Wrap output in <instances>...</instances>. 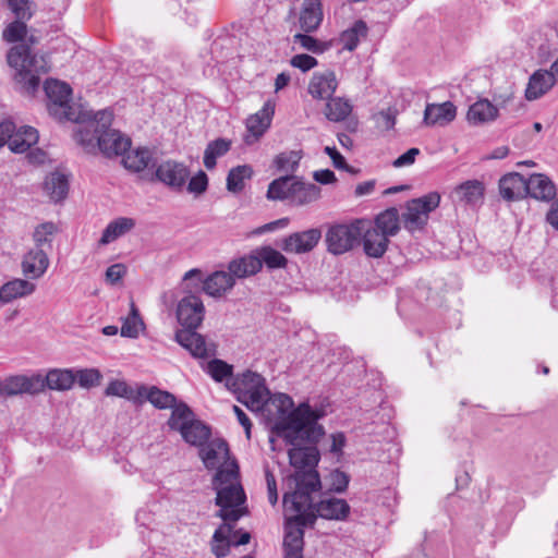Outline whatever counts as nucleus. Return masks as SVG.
Segmentation results:
<instances>
[{"mask_svg": "<svg viewBox=\"0 0 558 558\" xmlns=\"http://www.w3.org/2000/svg\"><path fill=\"white\" fill-rule=\"evenodd\" d=\"M143 326V320L140 317L138 311L135 307L134 303L131 304V313L123 320L121 327V336L129 338H136L140 333V330Z\"/></svg>", "mask_w": 558, "mask_h": 558, "instance_id": "56", "label": "nucleus"}, {"mask_svg": "<svg viewBox=\"0 0 558 558\" xmlns=\"http://www.w3.org/2000/svg\"><path fill=\"white\" fill-rule=\"evenodd\" d=\"M301 158L299 151L290 150L277 155L274 163L279 171L293 173L296 171Z\"/></svg>", "mask_w": 558, "mask_h": 558, "instance_id": "55", "label": "nucleus"}, {"mask_svg": "<svg viewBox=\"0 0 558 558\" xmlns=\"http://www.w3.org/2000/svg\"><path fill=\"white\" fill-rule=\"evenodd\" d=\"M135 227V220L129 217H120L108 223L102 232L99 243L109 244L118 238L124 235Z\"/></svg>", "mask_w": 558, "mask_h": 558, "instance_id": "40", "label": "nucleus"}, {"mask_svg": "<svg viewBox=\"0 0 558 558\" xmlns=\"http://www.w3.org/2000/svg\"><path fill=\"white\" fill-rule=\"evenodd\" d=\"M274 113L275 105L271 101H266L260 110L247 118V134L244 137L247 145L254 144L264 135L271 124Z\"/></svg>", "mask_w": 558, "mask_h": 558, "instance_id": "19", "label": "nucleus"}, {"mask_svg": "<svg viewBox=\"0 0 558 558\" xmlns=\"http://www.w3.org/2000/svg\"><path fill=\"white\" fill-rule=\"evenodd\" d=\"M8 64L16 71L15 80L23 84L28 93H35L40 84L39 75L47 73L49 66L43 56L31 54L27 46L12 47L7 54Z\"/></svg>", "mask_w": 558, "mask_h": 558, "instance_id": "4", "label": "nucleus"}, {"mask_svg": "<svg viewBox=\"0 0 558 558\" xmlns=\"http://www.w3.org/2000/svg\"><path fill=\"white\" fill-rule=\"evenodd\" d=\"M49 267L48 252L45 248H32L23 257L22 271L29 279H39Z\"/></svg>", "mask_w": 558, "mask_h": 558, "instance_id": "24", "label": "nucleus"}, {"mask_svg": "<svg viewBox=\"0 0 558 558\" xmlns=\"http://www.w3.org/2000/svg\"><path fill=\"white\" fill-rule=\"evenodd\" d=\"M288 202L294 206H303L317 201L320 197V187L314 183L303 182L295 177Z\"/></svg>", "mask_w": 558, "mask_h": 558, "instance_id": "28", "label": "nucleus"}, {"mask_svg": "<svg viewBox=\"0 0 558 558\" xmlns=\"http://www.w3.org/2000/svg\"><path fill=\"white\" fill-rule=\"evenodd\" d=\"M499 193L505 201L511 202L526 196V180L518 172L502 175L498 183Z\"/></svg>", "mask_w": 558, "mask_h": 558, "instance_id": "25", "label": "nucleus"}, {"mask_svg": "<svg viewBox=\"0 0 558 558\" xmlns=\"http://www.w3.org/2000/svg\"><path fill=\"white\" fill-rule=\"evenodd\" d=\"M97 146L98 151L105 157L112 158L124 155L131 147V140L121 132L107 126L98 136Z\"/></svg>", "mask_w": 558, "mask_h": 558, "instance_id": "18", "label": "nucleus"}, {"mask_svg": "<svg viewBox=\"0 0 558 558\" xmlns=\"http://www.w3.org/2000/svg\"><path fill=\"white\" fill-rule=\"evenodd\" d=\"M352 112V105L342 97H330L327 99L325 116L329 121L340 122L345 120Z\"/></svg>", "mask_w": 558, "mask_h": 558, "instance_id": "45", "label": "nucleus"}, {"mask_svg": "<svg viewBox=\"0 0 558 558\" xmlns=\"http://www.w3.org/2000/svg\"><path fill=\"white\" fill-rule=\"evenodd\" d=\"M45 389L65 391L73 387L75 383L74 371L72 369H51L44 377Z\"/></svg>", "mask_w": 558, "mask_h": 558, "instance_id": "39", "label": "nucleus"}, {"mask_svg": "<svg viewBox=\"0 0 558 558\" xmlns=\"http://www.w3.org/2000/svg\"><path fill=\"white\" fill-rule=\"evenodd\" d=\"M195 418V414L190 409V407L184 403H177L171 409V415L167 422L170 429L175 432H182L183 429H186V425L192 422V420Z\"/></svg>", "mask_w": 558, "mask_h": 558, "instance_id": "43", "label": "nucleus"}, {"mask_svg": "<svg viewBox=\"0 0 558 558\" xmlns=\"http://www.w3.org/2000/svg\"><path fill=\"white\" fill-rule=\"evenodd\" d=\"M4 398L19 395H38L45 390L44 376L40 374L12 375L3 378Z\"/></svg>", "mask_w": 558, "mask_h": 558, "instance_id": "14", "label": "nucleus"}, {"mask_svg": "<svg viewBox=\"0 0 558 558\" xmlns=\"http://www.w3.org/2000/svg\"><path fill=\"white\" fill-rule=\"evenodd\" d=\"M8 7L16 19H32L34 15L33 3L29 0H7Z\"/></svg>", "mask_w": 558, "mask_h": 558, "instance_id": "59", "label": "nucleus"}, {"mask_svg": "<svg viewBox=\"0 0 558 558\" xmlns=\"http://www.w3.org/2000/svg\"><path fill=\"white\" fill-rule=\"evenodd\" d=\"M290 64L293 68L301 70L302 72H307L315 68L318 64V61L310 54L300 53L291 58Z\"/></svg>", "mask_w": 558, "mask_h": 558, "instance_id": "60", "label": "nucleus"}, {"mask_svg": "<svg viewBox=\"0 0 558 558\" xmlns=\"http://www.w3.org/2000/svg\"><path fill=\"white\" fill-rule=\"evenodd\" d=\"M205 279L199 269L193 268L183 276L181 288L185 295H199L204 292Z\"/></svg>", "mask_w": 558, "mask_h": 558, "instance_id": "51", "label": "nucleus"}, {"mask_svg": "<svg viewBox=\"0 0 558 558\" xmlns=\"http://www.w3.org/2000/svg\"><path fill=\"white\" fill-rule=\"evenodd\" d=\"M439 203L440 195L437 192L408 202L407 210L402 214L404 228L411 232L422 229L427 223L429 213L436 209Z\"/></svg>", "mask_w": 558, "mask_h": 558, "instance_id": "10", "label": "nucleus"}, {"mask_svg": "<svg viewBox=\"0 0 558 558\" xmlns=\"http://www.w3.org/2000/svg\"><path fill=\"white\" fill-rule=\"evenodd\" d=\"M498 116V109L487 99H480L470 106L468 121L473 124H482L493 121Z\"/></svg>", "mask_w": 558, "mask_h": 558, "instance_id": "35", "label": "nucleus"}, {"mask_svg": "<svg viewBox=\"0 0 558 558\" xmlns=\"http://www.w3.org/2000/svg\"><path fill=\"white\" fill-rule=\"evenodd\" d=\"M231 147V141L217 138L208 143L204 151V166L211 170L216 167L217 158L226 155Z\"/></svg>", "mask_w": 558, "mask_h": 558, "instance_id": "48", "label": "nucleus"}, {"mask_svg": "<svg viewBox=\"0 0 558 558\" xmlns=\"http://www.w3.org/2000/svg\"><path fill=\"white\" fill-rule=\"evenodd\" d=\"M363 223L362 218L331 226L326 233L327 251L333 255H341L360 244Z\"/></svg>", "mask_w": 558, "mask_h": 558, "instance_id": "7", "label": "nucleus"}, {"mask_svg": "<svg viewBox=\"0 0 558 558\" xmlns=\"http://www.w3.org/2000/svg\"><path fill=\"white\" fill-rule=\"evenodd\" d=\"M368 27L362 20H357L351 27L343 31L339 37V41L342 48L349 51H353L360 44V39L366 37Z\"/></svg>", "mask_w": 558, "mask_h": 558, "instance_id": "41", "label": "nucleus"}, {"mask_svg": "<svg viewBox=\"0 0 558 558\" xmlns=\"http://www.w3.org/2000/svg\"><path fill=\"white\" fill-rule=\"evenodd\" d=\"M553 73L546 70H538L530 77L525 97L529 100H535L547 93L555 84Z\"/></svg>", "mask_w": 558, "mask_h": 558, "instance_id": "33", "label": "nucleus"}, {"mask_svg": "<svg viewBox=\"0 0 558 558\" xmlns=\"http://www.w3.org/2000/svg\"><path fill=\"white\" fill-rule=\"evenodd\" d=\"M323 19L324 13L320 0H303L299 24L304 33L315 32L320 26Z\"/></svg>", "mask_w": 558, "mask_h": 558, "instance_id": "26", "label": "nucleus"}, {"mask_svg": "<svg viewBox=\"0 0 558 558\" xmlns=\"http://www.w3.org/2000/svg\"><path fill=\"white\" fill-rule=\"evenodd\" d=\"M320 239L322 231L318 228H311L284 236L278 245L288 254H305L313 251Z\"/></svg>", "mask_w": 558, "mask_h": 558, "instance_id": "15", "label": "nucleus"}, {"mask_svg": "<svg viewBox=\"0 0 558 558\" xmlns=\"http://www.w3.org/2000/svg\"><path fill=\"white\" fill-rule=\"evenodd\" d=\"M58 226L52 221H46L35 227L33 241L36 248H45L47 252L52 247V241L58 233Z\"/></svg>", "mask_w": 558, "mask_h": 558, "instance_id": "46", "label": "nucleus"}, {"mask_svg": "<svg viewBox=\"0 0 558 558\" xmlns=\"http://www.w3.org/2000/svg\"><path fill=\"white\" fill-rule=\"evenodd\" d=\"M288 453L290 464L295 469L289 478V484H293L294 489L284 493L282 502L299 511L300 508L310 505L311 494L320 489V477L315 469L319 461V452L316 447H293Z\"/></svg>", "mask_w": 558, "mask_h": 558, "instance_id": "1", "label": "nucleus"}, {"mask_svg": "<svg viewBox=\"0 0 558 558\" xmlns=\"http://www.w3.org/2000/svg\"><path fill=\"white\" fill-rule=\"evenodd\" d=\"M235 284L232 275L228 271L219 270L205 278L204 292L213 298H221L230 291Z\"/></svg>", "mask_w": 558, "mask_h": 558, "instance_id": "32", "label": "nucleus"}, {"mask_svg": "<svg viewBox=\"0 0 558 558\" xmlns=\"http://www.w3.org/2000/svg\"><path fill=\"white\" fill-rule=\"evenodd\" d=\"M318 415L308 403H301L296 409L282 416L275 425L279 435L293 444L304 432L306 439L316 442L324 435L322 426L317 425Z\"/></svg>", "mask_w": 558, "mask_h": 558, "instance_id": "5", "label": "nucleus"}, {"mask_svg": "<svg viewBox=\"0 0 558 558\" xmlns=\"http://www.w3.org/2000/svg\"><path fill=\"white\" fill-rule=\"evenodd\" d=\"M338 80L331 70L315 72L308 83V94L318 100H327L337 90Z\"/></svg>", "mask_w": 558, "mask_h": 558, "instance_id": "21", "label": "nucleus"}, {"mask_svg": "<svg viewBox=\"0 0 558 558\" xmlns=\"http://www.w3.org/2000/svg\"><path fill=\"white\" fill-rule=\"evenodd\" d=\"M253 169L248 165L236 166L232 168L227 177V189L230 192L238 193L244 189V181L251 179Z\"/></svg>", "mask_w": 558, "mask_h": 558, "instance_id": "50", "label": "nucleus"}, {"mask_svg": "<svg viewBox=\"0 0 558 558\" xmlns=\"http://www.w3.org/2000/svg\"><path fill=\"white\" fill-rule=\"evenodd\" d=\"M311 504L293 510L283 504L286 520V533L283 538L284 551L303 550L304 545V531L303 527L313 525L315 523V515L313 511H308Z\"/></svg>", "mask_w": 558, "mask_h": 558, "instance_id": "8", "label": "nucleus"}, {"mask_svg": "<svg viewBox=\"0 0 558 558\" xmlns=\"http://www.w3.org/2000/svg\"><path fill=\"white\" fill-rule=\"evenodd\" d=\"M15 129V124L11 120H0V147L4 146L5 144L9 145Z\"/></svg>", "mask_w": 558, "mask_h": 558, "instance_id": "64", "label": "nucleus"}, {"mask_svg": "<svg viewBox=\"0 0 558 558\" xmlns=\"http://www.w3.org/2000/svg\"><path fill=\"white\" fill-rule=\"evenodd\" d=\"M31 19H16L9 23L2 32V38L7 43H17L25 38L27 34L26 22Z\"/></svg>", "mask_w": 558, "mask_h": 558, "instance_id": "54", "label": "nucleus"}, {"mask_svg": "<svg viewBox=\"0 0 558 558\" xmlns=\"http://www.w3.org/2000/svg\"><path fill=\"white\" fill-rule=\"evenodd\" d=\"M45 93L48 98L47 108L50 116L59 121H77L76 116L71 102V87L58 80H47L44 86Z\"/></svg>", "mask_w": 558, "mask_h": 558, "instance_id": "9", "label": "nucleus"}, {"mask_svg": "<svg viewBox=\"0 0 558 558\" xmlns=\"http://www.w3.org/2000/svg\"><path fill=\"white\" fill-rule=\"evenodd\" d=\"M75 381L83 388H92L99 385L101 374L96 368H84L74 372Z\"/></svg>", "mask_w": 558, "mask_h": 558, "instance_id": "58", "label": "nucleus"}, {"mask_svg": "<svg viewBox=\"0 0 558 558\" xmlns=\"http://www.w3.org/2000/svg\"><path fill=\"white\" fill-rule=\"evenodd\" d=\"M260 270V263L254 254L243 256L239 259H233L229 263L228 274L233 276V279L245 278L253 276Z\"/></svg>", "mask_w": 558, "mask_h": 558, "instance_id": "36", "label": "nucleus"}, {"mask_svg": "<svg viewBox=\"0 0 558 558\" xmlns=\"http://www.w3.org/2000/svg\"><path fill=\"white\" fill-rule=\"evenodd\" d=\"M144 401H149L155 408L160 410L172 409L177 404V398L172 393L160 390L156 386L147 387L146 385L142 403Z\"/></svg>", "mask_w": 558, "mask_h": 558, "instance_id": "42", "label": "nucleus"}, {"mask_svg": "<svg viewBox=\"0 0 558 558\" xmlns=\"http://www.w3.org/2000/svg\"><path fill=\"white\" fill-rule=\"evenodd\" d=\"M308 511H313L315 520L317 517L325 520L345 521L351 512V507L347 500L337 497H324L314 504L311 498V507Z\"/></svg>", "mask_w": 558, "mask_h": 558, "instance_id": "16", "label": "nucleus"}, {"mask_svg": "<svg viewBox=\"0 0 558 558\" xmlns=\"http://www.w3.org/2000/svg\"><path fill=\"white\" fill-rule=\"evenodd\" d=\"M228 387L238 395V401L251 410H260L269 395L264 377L252 371L232 378Z\"/></svg>", "mask_w": 558, "mask_h": 558, "instance_id": "6", "label": "nucleus"}, {"mask_svg": "<svg viewBox=\"0 0 558 558\" xmlns=\"http://www.w3.org/2000/svg\"><path fill=\"white\" fill-rule=\"evenodd\" d=\"M204 371L217 383H221L226 379H232L233 367L227 362L214 359L209 361Z\"/></svg>", "mask_w": 558, "mask_h": 558, "instance_id": "52", "label": "nucleus"}, {"mask_svg": "<svg viewBox=\"0 0 558 558\" xmlns=\"http://www.w3.org/2000/svg\"><path fill=\"white\" fill-rule=\"evenodd\" d=\"M44 190L54 203L63 201L69 193V179L65 174L54 171L46 177Z\"/></svg>", "mask_w": 558, "mask_h": 558, "instance_id": "34", "label": "nucleus"}, {"mask_svg": "<svg viewBox=\"0 0 558 558\" xmlns=\"http://www.w3.org/2000/svg\"><path fill=\"white\" fill-rule=\"evenodd\" d=\"M199 454L204 462V465L208 470L217 469H226V466H221L222 462H226L229 459L230 450L228 442L225 439H214L207 442L205 446H201Z\"/></svg>", "mask_w": 558, "mask_h": 558, "instance_id": "22", "label": "nucleus"}, {"mask_svg": "<svg viewBox=\"0 0 558 558\" xmlns=\"http://www.w3.org/2000/svg\"><path fill=\"white\" fill-rule=\"evenodd\" d=\"M205 317V306L199 295H184L177 306V318L183 329H197Z\"/></svg>", "mask_w": 558, "mask_h": 558, "instance_id": "13", "label": "nucleus"}, {"mask_svg": "<svg viewBox=\"0 0 558 558\" xmlns=\"http://www.w3.org/2000/svg\"><path fill=\"white\" fill-rule=\"evenodd\" d=\"M112 121V113L107 110L97 111L94 114V122L90 125L81 126L75 132V141L88 154H96L98 151V136L101 131L110 126Z\"/></svg>", "mask_w": 558, "mask_h": 558, "instance_id": "12", "label": "nucleus"}, {"mask_svg": "<svg viewBox=\"0 0 558 558\" xmlns=\"http://www.w3.org/2000/svg\"><path fill=\"white\" fill-rule=\"evenodd\" d=\"M324 151L330 157L335 168L353 172V168L347 163L344 157L336 149V147L326 146Z\"/></svg>", "mask_w": 558, "mask_h": 558, "instance_id": "62", "label": "nucleus"}, {"mask_svg": "<svg viewBox=\"0 0 558 558\" xmlns=\"http://www.w3.org/2000/svg\"><path fill=\"white\" fill-rule=\"evenodd\" d=\"M232 526L229 522H225L220 524V526L215 531L211 541V550L218 557H225L229 553L230 549V539L229 535L231 533Z\"/></svg>", "mask_w": 558, "mask_h": 558, "instance_id": "49", "label": "nucleus"}, {"mask_svg": "<svg viewBox=\"0 0 558 558\" xmlns=\"http://www.w3.org/2000/svg\"><path fill=\"white\" fill-rule=\"evenodd\" d=\"M265 478L267 484V495L270 505L275 506L278 501L277 482L274 473L267 466L265 468Z\"/></svg>", "mask_w": 558, "mask_h": 558, "instance_id": "63", "label": "nucleus"}, {"mask_svg": "<svg viewBox=\"0 0 558 558\" xmlns=\"http://www.w3.org/2000/svg\"><path fill=\"white\" fill-rule=\"evenodd\" d=\"M295 175H282L271 181L267 190V198L272 201H288L292 191Z\"/></svg>", "mask_w": 558, "mask_h": 558, "instance_id": "47", "label": "nucleus"}, {"mask_svg": "<svg viewBox=\"0 0 558 558\" xmlns=\"http://www.w3.org/2000/svg\"><path fill=\"white\" fill-rule=\"evenodd\" d=\"M293 43L300 45V47L304 50L311 51L313 53H323L327 51L331 44L326 41H320L313 36L308 35V33L302 34L298 33L293 36Z\"/></svg>", "mask_w": 558, "mask_h": 558, "instance_id": "53", "label": "nucleus"}, {"mask_svg": "<svg viewBox=\"0 0 558 558\" xmlns=\"http://www.w3.org/2000/svg\"><path fill=\"white\" fill-rule=\"evenodd\" d=\"M125 169L135 173H143V178L148 180L157 165L155 150L148 147L140 146L130 150L122 159Z\"/></svg>", "mask_w": 558, "mask_h": 558, "instance_id": "17", "label": "nucleus"}, {"mask_svg": "<svg viewBox=\"0 0 558 558\" xmlns=\"http://www.w3.org/2000/svg\"><path fill=\"white\" fill-rule=\"evenodd\" d=\"M361 241L364 253L373 258L381 257L388 250L389 239L400 230L399 211L390 207L379 213L374 221L363 219Z\"/></svg>", "mask_w": 558, "mask_h": 558, "instance_id": "3", "label": "nucleus"}, {"mask_svg": "<svg viewBox=\"0 0 558 558\" xmlns=\"http://www.w3.org/2000/svg\"><path fill=\"white\" fill-rule=\"evenodd\" d=\"M175 341L196 359H206L215 353L214 348L196 329H181L175 332Z\"/></svg>", "mask_w": 558, "mask_h": 558, "instance_id": "20", "label": "nucleus"}, {"mask_svg": "<svg viewBox=\"0 0 558 558\" xmlns=\"http://www.w3.org/2000/svg\"><path fill=\"white\" fill-rule=\"evenodd\" d=\"M239 466L235 461L229 463L226 469H219L213 481L217 492L216 505L220 507L216 515L225 522H236L242 511L238 507L244 504L245 494L238 482Z\"/></svg>", "mask_w": 558, "mask_h": 558, "instance_id": "2", "label": "nucleus"}, {"mask_svg": "<svg viewBox=\"0 0 558 558\" xmlns=\"http://www.w3.org/2000/svg\"><path fill=\"white\" fill-rule=\"evenodd\" d=\"M180 434L187 444L201 447L208 441L211 432L208 425L194 418L186 425V429H183Z\"/></svg>", "mask_w": 558, "mask_h": 558, "instance_id": "38", "label": "nucleus"}, {"mask_svg": "<svg viewBox=\"0 0 558 558\" xmlns=\"http://www.w3.org/2000/svg\"><path fill=\"white\" fill-rule=\"evenodd\" d=\"M526 195L541 201H551L556 196L554 182L543 173H533L526 180Z\"/></svg>", "mask_w": 558, "mask_h": 558, "instance_id": "27", "label": "nucleus"}, {"mask_svg": "<svg viewBox=\"0 0 558 558\" xmlns=\"http://www.w3.org/2000/svg\"><path fill=\"white\" fill-rule=\"evenodd\" d=\"M38 142V132L32 126H23L20 130L14 131L11 141L9 142V148L13 153H25L33 145Z\"/></svg>", "mask_w": 558, "mask_h": 558, "instance_id": "37", "label": "nucleus"}, {"mask_svg": "<svg viewBox=\"0 0 558 558\" xmlns=\"http://www.w3.org/2000/svg\"><path fill=\"white\" fill-rule=\"evenodd\" d=\"M190 177V169L177 160L168 159L159 165L150 172L148 181H158L169 189L180 192L186 184Z\"/></svg>", "mask_w": 558, "mask_h": 558, "instance_id": "11", "label": "nucleus"}, {"mask_svg": "<svg viewBox=\"0 0 558 558\" xmlns=\"http://www.w3.org/2000/svg\"><path fill=\"white\" fill-rule=\"evenodd\" d=\"M328 490L342 494L347 490L350 483V475L338 469L331 471L327 477Z\"/></svg>", "mask_w": 558, "mask_h": 558, "instance_id": "57", "label": "nucleus"}, {"mask_svg": "<svg viewBox=\"0 0 558 558\" xmlns=\"http://www.w3.org/2000/svg\"><path fill=\"white\" fill-rule=\"evenodd\" d=\"M457 117V107L451 101L427 104L424 110L423 123L426 126H445Z\"/></svg>", "mask_w": 558, "mask_h": 558, "instance_id": "23", "label": "nucleus"}, {"mask_svg": "<svg viewBox=\"0 0 558 558\" xmlns=\"http://www.w3.org/2000/svg\"><path fill=\"white\" fill-rule=\"evenodd\" d=\"M35 290L36 284L29 280L20 278L10 280L0 288V302L8 304L16 299L33 294Z\"/></svg>", "mask_w": 558, "mask_h": 558, "instance_id": "30", "label": "nucleus"}, {"mask_svg": "<svg viewBox=\"0 0 558 558\" xmlns=\"http://www.w3.org/2000/svg\"><path fill=\"white\" fill-rule=\"evenodd\" d=\"M484 192L485 186L481 181L469 180L458 185L453 195L458 202L475 207L483 203Z\"/></svg>", "mask_w": 558, "mask_h": 558, "instance_id": "29", "label": "nucleus"}, {"mask_svg": "<svg viewBox=\"0 0 558 558\" xmlns=\"http://www.w3.org/2000/svg\"><path fill=\"white\" fill-rule=\"evenodd\" d=\"M208 178L207 174L199 170L194 177H192L187 183V191L190 193L202 194L207 190Z\"/></svg>", "mask_w": 558, "mask_h": 558, "instance_id": "61", "label": "nucleus"}, {"mask_svg": "<svg viewBox=\"0 0 558 558\" xmlns=\"http://www.w3.org/2000/svg\"><path fill=\"white\" fill-rule=\"evenodd\" d=\"M145 385L136 384L134 387L130 386L125 380L114 379L111 380L106 390V396L124 398L133 403L141 404Z\"/></svg>", "mask_w": 558, "mask_h": 558, "instance_id": "31", "label": "nucleus"}, {"mask_svg": "<svg viewBox=\"0 0 558 558\" xmlns=\"http://www.w3.org/2000/svg\"><path fill=\"white\" fill-rule=\"evenodd\" d=\"M255 257L260 263V268L265 264L268 269L286 268L288 265L287 257L276 248L266 245L255 251Z\"/></svg>", "mask_w": 558, "mask_h": 558, "instance_id": "44", "label": "nucleus"}]
</instances>
